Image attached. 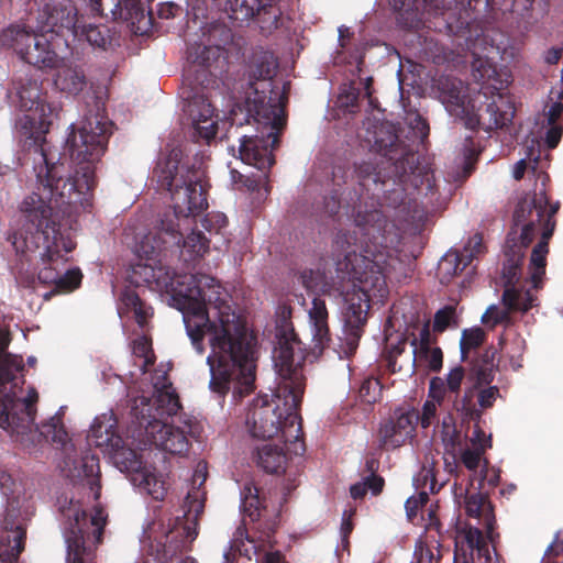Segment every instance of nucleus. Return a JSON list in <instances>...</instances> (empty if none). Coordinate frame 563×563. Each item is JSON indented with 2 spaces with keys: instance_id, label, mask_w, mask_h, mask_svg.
<instances>
[{
  "instance_id": "obj_1",
  "label": "nucleus",
  "mask_w": 563,
  "mask_h": 563,
  "mask_svg": "<svg viewBox=\"0 0 563 563\" xmlns=\"http://www.w3.org/2000/svg\"><path fill=\"white\" fill-rule=\"evenodd\" d=\"M180 150H173L159 159L154 176L168 190L173 212L161 220L156 232L131 227L125 235H134L133 253L137 262L131 265L129 280L136 287L146 286L167 298L168 305L183 314L188 336L198 353L203 352L207 334L211 353L207 357L212 391L243 397L254 389L255 360L253 338L245 322L232 309L221 285L205 274H176L161 258L167 244L180 243V228L207 209L206 174L200 167L179 166Z\"/></svg>"
},
{
  "instance_id": "obj_2",
  "label": "nucleus",
  "mask_w": 563,
  "mask_h": 563,
  "mask_svg": "<svg viewBox=\"0 0 563 563\" xmlns=\"http://www.w3.org/2000/svg\"><path fill=\"white\" fill-rule=\"evenodd\" d=\"M20 107L26 111L16 122V134L25 146L34 147L40 156L36 173V191L21 203L23 229L11 236L16 254L30 261V255L40 251L37 278L42 284L54 285L58 291H73L79 287L82 274L78 268L62 273L68 254L76 243L64 224L56 222L59 213L70 216L89 202V191L96 184V165L106 152L112 133V123L107 117L96 113L85 117L75 126L66 141L75 175L63 177L64 163L56 150L47 146L46 134L57 115V107L46 102L41 85L29 80L16 90Z\"/></svg>"
},
{
  "instance_id": "obj_3",
  "label": "nucleus",
  "mask_w": 563,
  "mask_h": 563,
  "mask_svg": "<svg viewBox=\"0 0 563 563\" xmlns=\"http://www.w3.org/2000/svg\"><path fill=\"white\" fill-rule=\"evenodd\" d=\"M353 221L358 232L339 233L335 238V246L344 253L335 263L336 290L345 302L340 357H350L356 351L367 321L369 299L386 297L387 277L398 262L391 246L396 234L379 210H358Z\"/></svg>"
},
{
  "instance_id": "obj_4",
  "label": "nucleus",
  "mask_w": 563,
  "mask_h": 563,
  "mask_svg": "<svg viewBox=\"0 0 563 563\" xmlns=\"http://www.w3.org/2000/svg\"><path fill=\"white\" fill-rule=\"evenodd\" d=\"M472 56V76L479 85L478 91L471 90L468 86L457 78L441 76L435 81V91L441 103L450 117L462 121L466 128L475 129L481 124L479 108L485 100L487 104V119L484 120L486 129H505L515 117V107L508 92L512 81L511 73L507 67H497L490 54L498 48L488 43L486 35L477 36L468 46Z\"/></svg>"
},
{
  "instance_id": "obj_5",
  "label": "nucleus",
  "mask_w": 563,
  "mask_h": 563,
  "mask_svg": "<svg viewBox=\"0 0 563 563\" xmlns=\"http://www.w3.org/2000/svg\"><path fill=\"white\" fill-rule=\"evenodd\" d=\"M36 26L12 24L0 36L3 46L12 48L21 59L36 67H54L67 41L64 32L85 38L90 45L104 47L108 40L100 27L80 25L71 0H51L38 11Z\"/></svg>"
},
{
  "instance_id": "obj_6",
  "label": "nucleus",
  "mask_w": 563,
  "mask_h": 563,
  "mask_svg": "<svg viewBox=\"0 0 563 563\" xmlns=\"http://www.w3.org/2000/svg\"><path fill=\"white\" fill-rule=\"evenodd\" d=\"M276 361L280 380L276 394L260 395L253 399L245 417V424L253 438L274 439L288 443L289 451L300 455L305 451L301 439V422L297 412L305 390L301 369L294 366L288 347L280 352Z\"/></svg>"
},
{
  "instance_id": "obj_7",
  "label": "nucleus",
  "mask_w": 563,
  "mask_h": 563,
  "mask_svg": "<svg viewBox=\"0 0 563 563\" xmlns=\"http://www.w3.org/2000/svg\"><path fill=\"white\" fill-rule=\"evenodd\" d=\"M153 387V399L142 395L132 401V415L144 427L137 448L154 445L172 454H183L188 451L189 442L185 429L177 424L180 404L166 372L156 374Z\"/></svg>"
},
{
  "instance_id": "obj_8",
  "label": "nucleus",
  "mask_w": 563,
  "mask_h": 563,
  "mask_svg": "<svg viewBox=\"0 0 563 563\" xmlns=\"http://www.w3.org/2000/svg\"><path fill=\"white\" fill-rule=\"evenodd\" d=\"M117 423L112 411L97 416L91 423L88 442L109 456L113 465L128 475L140 493L162 500L167 492L164 475L157 473L153 466L143 464L136 451L117 433Z\"/></svg>"
},
{
  "instance_id": "obj_9",
  "label": "nucleus",
  "mask_w": 563,
  "mask_h": 563,
  "mask_svg": "<svg viewBox=\"0 0 563 563\" xmlns=\"http://www.w3.org/2000/svg\"><path fill=\"white\" fill-rule=\"evenodd\" d=\"M8 334L0 332V428L11 437L21 438L32 431L38 394L30 387L24 394L19 386L18 374L23 369V358L5 352Z\"/></svg>"
},
{
  "instance_id": "obj_10",
  "label": "nucleus",
  "mask_w": 563,
  "mask_h": 563,
  "mask_svg": "<svg viewBox=\"0 0 563 563\" xmlns=\"http://www.w3.org/2000/svg\"><path fill=\"white\" fill-rule=\"evenodd\" d=\"M207 463L198 462L191 479V489L186 496L187 512L181 517L159 519L150 523L142 533V543L148 542L157 553L173 556L194 542L198 536V516L205 507L206 494L201 487L207 479Z\"/></svg>"
},
{
  "instance_id": "obj_11",
  "label": "nucleus",
  "mask_w": 563,
  "mask_h": 563,
  "mask_svg": "<svg viewBox=\"0 0 563 563\" xmlns=\"http://www.w3.org/2000/svg\"><path fill=\"white\" fill-rule=\"evenodd\" d=\"M0 492L5 499L0 532V562L18 563L24 550L25 523L34 514L33 494L23 482L0 470Z\"/></svg>"
},
{
  "instance_id": "obj_12",
  "label": "nucleus",
  "mask_w": 563,
  "mask_h": 563,
  "mask_svg": "<svg viewBox=\"0 0 563 563\" xmlns=\"http://www.w3.org/2000/svg\"><path fill=\"white\" fill-rule=\"evenodd\" d=\"M58 506L63 516L66 563H95V551L107 523L106 512L96 507L88 518L82 503L73 497L59 498Z\"/></svg>"
},
{
  "instance_id": "obj_13",
  "label": "nucleus",
  "mask_w": 563,
  "mask_h": 563,
  "mask_svg": "<svg viewBox=\"0 0 563 563\" xmlns=\"http://www.w3.org/2000/svg\"><path fill=\"white\" fill-rule=\"evenodd\" d=\"M258 124V134L243 135L240 139V158L247 165L260 170L274 164L273 148L278 143V134L285 124L284 109L279 102H265V97L258 96L254 107L249 109Z\"/></svg>"
},
{
  "instance_id": "obj_14",
  "label": "nucleus",
  "mask_w": 563,
  "mask_h": 563,
  "mask_svg": "<svg viewBox=\"0 0 563 563\" xmlns=\"http://www.w3.org/2000/svg\"><path fill=\"white\" fill-rule=\"evenodd\" d=\"M223 9L236 21L255 18L263 34H271L278 27L280 9L277 0H222Z\"/></svg>"
},
{
  "instance_id": "obj_15",
  "label": "nucleus",
  "mask_w": 563,
  "mask_h": 563,
  "mask_svg": "<svg viewBox=\"0 0 563 563\" xmlns=\"http://www.w3.org/2000/svg\"><path fill=\"white\" fill-rule=\"evenodd\" d=\"M558 209V203L549 206V200L543 189L540 190L532 202L522 201L518 203L514 212V223L516 227H521L520 241L522 246L526 247L532 241L536 221H544L545 225L549 227L551 218Z\"/></svg>"
},
{
  "instance_id": "obj_16",
  "label": "nucleus",
  "mask_w": 563,
  "mask_h": 563,
  "mask_svg": "<svg viewBox=\"0 0 563 563\" xmlns=\"http://www.w3.org/2000/svg\"><path fill=\"white\" fill-rule=\"evenodd\" d=\"M184 112L188 117L196 135L207 142L217 136L220 124H225L224 121L219 120L214 107L205 95L196 93L192 97H187Z\"/></svg>"
},
{
  "instance_id": "obj_17",
  "label": "nucleus",
  "mask_w": 563,
  "mask_h": 563,
  "mask_svg": "<svg viewBox=\"0 0 563 563\" xmlns=\"http://www.w3.org/2000/svg\"><path fill=\"white\" fill-rule=\"evenodd\" d=\"M417 423L418 415L415 409L395 410L394 415L379 427V445L386 450L402 446L413 439Z\"/></svg>"
},
{
  "instance_id": "obj_18",
  "label": "nucleus",
  "mask_w": 563,
  "mask_h": 563,
  "mask_svg": "<svg viewBox=\"0 0 563 563\" xmlns=\"http://www.w3.org/2000/svg\"><path fill=\"white\" fill-rule=\"evenodd\" d=\"M505 289L503 302L509 311L527 312L538 306V298L531 288H527V282H521V268L518 264L505 266L503 269Z\"/></svg>"
},
{
  "instance_id": "obj_19",
  "label": "nucleus",
  "mask_w": 563,
  "mask_h": 563,
  "mask_svg": "<svg viewBox=\"0 0 563 563\" xmlns=\"http://www.w3.org/2000/svg\"><path fill=\"white\" fill-rule=\"evenodd\" d=\"M62 470L65 472L67 477L78 479L82 487L88 486L95 500L99 498V460L96 455L90 453L85 454L81 457L79 465L77 464V461H70V459H67L64 461Z\"/></svg>"
},
{
  "instance_id": "obj_20",
  "label": "nucleus",
  "mask_w": 563,
  "mask_h": 563,
  "mask_svg": "<svg viewBox=\"0 0 563 563\" xmlns=\"http://www.w3.org/2000/svg\"><path fill=\"white\" fill-rule=\"evenodd\" d=\"M112 14L114 19L128 22L131 31L137 35L146 34L152 27L146 0H119L112 9Z\"/></svg>"
},
{
  "instance_id": "obj_21",
  "label": "nucleus",
  "mask_w": 563,
  "mask_h": 563,
  "mask_svg": "<svg viewBox=\"0 0 563 563\" xmlns=\"http://www.w3.org/2000/svg\"><path fill=\"white\" fill-rule=\"evenodd\" d=\"M456 552H462L463 563H470L473 554L477 551L479 556L485 559V563H499L496 552L492 555L481 529L475 527H465L455 543Z\"/></svg>"
},
{
  "instance_id": "obj_22",
  "label": "nucleus",
  "mask_w": 563,
  "mask_h": 563,
  "mask_svg": "<svg viewBox=\"0 0 563 563\" xmlns=\"http://www.w3.org/2000/svg\"><path fill=\"white\" fill-rule=\"evenodd\" d=\"M63 53H59L58 64L49 69H56L53 78L54 87L66 95L76 96L86 86V76L81 68L66 63Z\"/></svg>"
},
{
  "instance_id": "obj_23",
  "label": "nucleus",
  "mask_w": 563,
  "mask_h": 563,
  "mask_svg": "<svg viewBox=\"0 0 563 563\" xmlns=\"http://www.w3.org/2000/svg\"><path fill=\"white\" fill-rule=\"evenodd\" d=\"M257 553V545L253 539L247 536L246 529L240 525L233 533L227 549L222 554V563H234L236 554L245 556L249 560ZM179 563H198L191 556L184 558Z\"/></svg>"
},
{
  "instance_id": "obj_24",
  "label": "nucleus",
  "mask_w": 563,
  "mask_h": 563,
  "mask_svg": "<svg viewBox=\"0 0 563 563\" xmlns=\"http://www.w3.org/2000/svg\"><path fill=\"white\" fill-rule=\"evenodd\" d=\"M328 310L325 302L314 298L311 308L308 310L309 327L313 342V349L320 352L330 342V331L328 324Z\"/></svg>"
},
{
  "instance_id": "obj_25",
  "label": "nucleus",
  "mask_w": 563,
  "mask_h": 563,
  "mask_svg": "<svg viewBox=\"0 0 563 563\" xmlns=\"http://www.w3.org/2000/svg\"><path fill=\"white\" fill-rule=\"evenodd\" d=\"M465 511L468 517L478 519L481 521L482 526L486 530L487 538L490 542H494L495 516L493 514V507L487 497L482 493L467 495L465 499Z\"/></svg>"
},
{
  "instance_id": "obj_26",
  "label": "nucleus",
  "mask_w": 563,
  "mask_h": 563,
  "mask_svg": "<svg viewBox=\"0 0 563 563\" xmlns=\"http://www.w3.org/2000/svg\"><path fill=\"white\" fill-rule=\"evenodd\" d=\"M470 441L472 448L464 450L461 448L459 454L461 462L468 471H476L483 461L485 451L492 446V435H486L479 426L475 424Z\"/></svg>"
},
{
  "instance_id": "obj_27",
  "label": "nucleus",
  "mask_w": 563,
  "mask_h": 563,
  "mask_svg": "<svg viewBox=\"0 0 563 563\" xmlns=\"http://www.w3.org/2000/svg\"><path fill=\"white\" fill-rule=\"evenodd\" d=\"M286 451L277 444H264L257 449V465L267 473H279L285 470V465L290 452L289 444L283 443Z\"/></svg>"
},
{
  "instance_id": "obj_28",
  "label": "nucleus",
  "mask_w": 563,
  "mask_h": 563,
  "mask_svg": "<svg viewBox=\"0 0 563 563\" xmlns=\"http://www.w3.org/2000/svg\"><path fill=\"white\" fill-rule=\"evenodd\" d=\"M554 224L542 233V240L533 247L530 258V279L532 288H540L545 273L547 255L549 252L548 240L552 235Z\"/></svg>"
},
{
  "instance_id": "obj_29",
  "label": "nucleus",
  "mask_w": 563,
  "mask_h": 563,
  "mask_svg": "<svg viewBox=\"0 0 563 563\" xmlns=\"http://www.w3.org/2000/svg\"><path fill=\"white\" fill-rule=\"evenodd\" d=\"M64 407L51 417L47 421L35 427V430L46 440L60 444L64 450L68 449V434L63 424Z\"/></svg>"
},
{
  "instance_id": "obj_30",
  "label": "nucleus",
  "mask_w": 563,
  "mask_h": 563,
  "mask_svg": "<svg viewBox=\"0 0 563 563\" xmlns=\"http://www.w3.org/2000/svg\"><path fill=\"white\" fill-rule=\"evenodd\" d=\"M438 432L446 453L461 451L464 437L457 429L455 419L452 413L448 412L442 417Z\"/></svg>"
},
{
  "instance_id": "obj_31",
  "label": "nucleus",
  "mask_w": 563,
  "mask_h": 563,
  "mask_svg": "<svg viewBox=\"0 0 563 563\" xmlns=\"http://www.w3.org/2000/svg\"><path fill=\"white\" fill-rule=\"evenodd\" d=\"M467 265V261L457 251L446 252L438 264V276L441 284H449Z\"/></svg>"
},
{
  "instance_id": "obj_32",
  "label": "nucleus",
  "mask_w": 563,
  "mask_h": 563,
  "mask_svg": "<svg viewBox=\"0 0 563 563\" xmlns=\"http://www.w3.org/2000/svg\"><path fill=\"white\" fill-rule=\"evenodd\" d=\"M412 367L439 372L443 365V353L438 346L412 350Z\"/></svg>"
},
{
  "instance_id": "obj_33",
  "label": "nucleus",
  "mask_w": 563,
  "mask_h": 563,
  "mask_svg": "<svg viewBox=\"0 0 563 563\" xmlns=\"http://www.w3.org/2000/svg\"><path fill=\"white\" fill-rule=\"evenodd\" d=\"M241 505L240 508L243 514L250 517L252 521H255L261 516L262 501L258 496V489L253 483L247 482L243 485L240 492Z\"/></svg>"
},
{
  "instance_id": "obj_34",
  "label": "nucleus",
  "mask_w": 563,
  "mask_h": 563,
  "mask_svg": "<svg viewBox=\"0 0 563 563\" xmlns=\"http://www.w3.org/2000/svg\"><path fill=\"white\" fill-rule=\"evenodd\" d=\"M456 0H389L390 5L396 11L405 13L419 11L420 9L445 10L449 9Z\"/></svg>"
},
{
  "instance_id": "obj_35",
  "label": "nucleus",
  "mask_w": 563,
  "mask_h": 563,
  "mask_svg": "<svg viewBox=\"0 0 563 563\" xmlns=\"http://www.w3.org/2000/svg\"><path fill=\"white\" fill-rule=\"evenodd\" d=\"M209 250V241L201 233L192 231L183 241L181 256L184 261H194L202 257Z\"/></svg>"
},
{
  "instance_id": "obj_36",
  "label": "nucleus",
  "mask_w": 563,
  "mask_h": 563,
  "mask_svg": "<svg viewBox=\"0 0 563 563\" xmlns=\"http://www.w3.org/2000/svg\"><path fill=\"white\" fill-rule=\"evenodd\" d=\"M495 377V365L493 354L485 353L482 360L477 361L471 372V379L474 382V388H481L489 385Z\"/></svg>"
},
{
  "instance_id": "obj_37",
  "label": "nucleus",
  "mask_w": 563,
  "mask_h": 563,
  "mask_svg": "<svg viewBox=\"0 0 563 563\" xmlns=\"http://www.w3.org/2000/svg\"><path fill=\"white\" fill-rule=\"evenodd\" d=\"M220 52L219 46H207L205 44H196L187 49V59L191 64L186 73L189 75L191 73V67H207L211 59L216 58Z\"/></svg>"
},
{
  "instance_id": "obj_38",
  "label": "nucleus",
  "mask_w": 563,
  "mask_h": 563,
  "mask_svg": "<svg viewBox=\"0 0 563 563\" xmlns=\"http://www.w3.org/2000/svg\"><path fill=\"white\" fill-rule=\"evenodd\" d=\"M121 302L128 311L133 312L139 325L143 328L147 319L152 316V308L141 301L137 294L133 290H125L121 296Z\"/></svg>"
},
{
  "instance_id": "obj_39",
  "label": "nucleus",
  "mask_w": 563,
  "mask_h": 563,
  "mask_svg": "<svg viewBox=\"0 0 563 563\" xmlns=\"http://www.w3.org/2000/svg\"><path fill=\"white\" fill-rule=\"evenodd\" d=\"M276 66L273 54L263 52L251 66V76L258 80H268L274 76Z\"/></svg>"
},
{
  "instance_id": "obj_40",
  "label": "nucleus",
  "mask_w": 563,
  "mask_h": 563,
  "mask_svg": "<svg viewBox=\"0 0 563 563\" xmlns=\"http://www.w3.org/2000/svg\"><path fill=\"white\" fill-rule=\"evenodd\" d=\"M132 353L140 358L139 364L141 372L144 374L150 365L154 363L155 356L151 346V342L144 335L133 341Z\"/></svg>"
},
{
  "instance_id": "obj_41",
  "label": "nucleus",
  "mask_w": 563,
  "mask_h": 563,
  "mask_svg": "<svg viewBox=\"0 0 563 563\" xmlns=\"http://www.w3.org/2000/svg\"><path fill=\"white\" fill-rule=\"evenodd\" d=\"M484 339L485 332L482 328L475 327L465 329L460 341L462 360L467 357V354L471 350L478 347L484 342Z\"/></svg>"
},
{
  "instance_id": "obj_42",
  "label": "nucleus",
  "mask_w": 563,
  "mask_h": 563,
  "mask_svg": "<svg viewBox=\"0 0 563 563\" xmlns=\"http://www.w3.org/2000/svg\"><path fill=\"white\" fill-rule=\"evenodd\" d=\"M452 325H457V313L455 306L449 305L435 312L433 330L437 332H443Z\"/></svg>"
},
{
  "instance_id": "obj_43",
  "label": "nucleus",
  "mask_w": 563,
  "mask_h": 563,
  "mask_svg": "<svg viewBox=\"0 0 563 563\" xmlns=\"http://www.w3.org/2000/svg\"><path fill=\"white\" fill-rule=\"evenodd\" d=\"M484 249L482 236L474 234L467 240L460 254L471 264L474 258L484 253Z\"/></svg>"
},
{
  "instance_id": "obj_44",
  "label": "nucleus",
  "mask_w": 563,
  "mask_h": 563,
  "mask_svg": "<svg viewBox=\"0 0 563 563\" xmlns=\"http://www.w3.org/2000/svg\"><path fill=\"white\" fill-rule=\"evenodd\" d=\"M441 405L437 404V401H430L427 399L422 406L421 412L419 413L416 411L418 415V422L420 423L421 428L427 429L433 424L437 419L438 408Z\"/></svg>"
},
{
  "instance_id": "obj_45",
  "label": "nucleus",
  "mask_w": 563,
  "mask_h": 563,
  "mask_svg": "<svg viewBox=\"0 0 563 563\" xmlns=\"http://www.w3.org/2000/svg\"><path fill=\"white\" fill-rule=\"evenodd\" d=\"M228 224V219L222 212H210L202 219V227L210 233H220Z\"/></svg>"
},
{
  "instance_id": "obj_46",
  "label": "nucleus",
  "mask_w": 563,
  "mask_h": 563,
  "mask_svg": "<svg viewBox=\"0 0 563 563\" xmlns=\"http://www.w3.org/2000/svg\"><path fill=\"white\" fill-rule=\"evenodd\" d=\"M446 391H449V389L444 378L438 376L432 377L429 383L428 400L437 401V404L441 405Z\"/></svg>"
},
{
  "instance_id": "obj_47",
  "label": "nucleus",
  "mask_w": 563,
  "mask_h": 563,
  "mask_svg": "<svg viewBox=\"0 0 563 563\" xmlns=\"http://www.w3.org/2000/svg\"><path fill=\"white\" fill-rule=\"evenodd\" d=\"M508 309H501L496 306H490L486 312L482 316V322L494 327L508 319Z\"/></svg>"
},
{
  "instance_id": "obj_48",
  "label": "nucleus",
  "mask_w": 563,
  "mask_h": 563,
  "mask_svg": "<svg viewBox=\"0 0 563 563\" xmlns=\"http://www.w3.org/2000/svg\"><path fill=\"white\" fill-rule=\"evenodd\" d=\"M465 373L462 366H455L450 369L444 379L450 393L457 394L460 391Z\"/></svg>"
},
{
  "instance_id": "obj_49",
  "label": "nucleus",
  "mask_w": 563,
  "mask_h": 563,
  "mask_svg": "<svg viewBox=\"0 0 563 563\" xmlns=\"http://www.w3.org/2000/svg\"><path fill=\"white\" fill-rule=\"evenodd\" d=\"M499 397V389L496 386H488L479 389L477 394L478 405L482 409H487L494 405Z\"/></svg>"
},
{
  "instance_id": "obj_50",
  "label": "nucleus",
  "mask_w": 563,
  "mask_h": 563,
  "mask_svg": "<svg viewBox=\"0 0 563 563\" xmlns=\"http://www.w3.org/2000/svg\"><path fill=\"white\" fill-rule=\"evenodd\" d=\"M314 273L311 271L309 272V275L305 272L302 274V283L305 287L312 291H327L328 290V284L322 279L321 275L319 273H316V280L313 278Z\"/></svg>"
},
{
  "instance_id": "obj_51",
  "label": "nucleus",
  "mask_w": 563,
  "mask_h": 563,
  "mask_svg": "<svg viewBox=\"0 0 563 563\" xmlns=\"http://www.w3.org/2000/svg\"><path fill=\"white\" fill-rule=\"evenodd\" d=\"M428 500V494L420 492L418 496H411L406 500L405 508L409 519L417 515V510Z\"/></svg>"
},
{
  "instance_id": "obj_52",
  "label": "nucleus",
  "mask_w": 563,
  "mask_h": 563,
  "mask_svg": "<svg viewBox=\"0 0 563 563\" xmlns=\"http://www.w3.org/2000/svg\"><path fill=\"white\" fill-rule=\"evenodd\" d=\"M563 553V542L555 539L547 549L541 563H563L559 556Z\"/></svg>"
},
{
  "instance_id": "obj_53",
  "label": "nucleus",
  "mask_w": 563,
  "mask_h": 563,
  "mask_svg": "<svg viewBox=\"0 0 563 563\" xmlns=\"http://www.w3.org/2000/svg\"><path fill=\"white\" fill-rule=\"evenodd\" d=\"M412 350L432 347L429 325L426 324L419 332V336L411 341Z\"/></svg>"
},
{
  "instance_id": "obj_54",
  "label": "nucleus",
  "mask_w": 563,
  "mask_h": 563,
  "mask_svg": "<svg viewBox=\"0 0 563 563\" xmlns=\"http://www.w3.org/2000/svg\"><path fill=\"white\" fill-rule=\"evenodd\" d=\"M352 516H353V510H345L342 515L340 533L342 537L343 545L347 544V537L351 533V531L353 530Z\"/></svg>"
},
{
  "instance_id": "obj_55",
  "label": "nucleus",
  "mask_w": 563,
  "mask_h": 563,
  "mask_svg": "<svg viewBox=\"0 0 563 563\" xmlns=\"http://www.w3.org/2000/svg\"><path fill=\"white\" fill-rule=\"evenodd\" d=\"M278 324L285 330L288 331L291 329L290 318H291V308L288 305H280L276 311Z\"/></svg>"
},
{
  "instance_id": "obj_56",
  "label": "nucleus",
  "mask_w": 563,
  "mask_h": 563,
  "mask_svg": "<svg viewBox=\"0 0 563 563\" xmlns=\"http://www.w3.org/2000/svg\"><path fill=\"white\" fill-rule=\"evenodd\" d=\"M500 474L496 468H489L485 462L482 470V482L490 487H495L499 483Z\"/></svg>"
},
{
  "instance_id": "obj_57",
  "label": "nucleus",
  "mask_w": 563,
  "mask_h": 563,
  "mask_svg": "<svg viewBox=\"0 0 563 563\" xmlns=\"http://www.w3.org/2000/svg\"><path fill=\"white\" fill-rule=\"evenodd\" d=\"M550 125L551 126L545 135V143L549 148H554L556 147L562 137V128L560 125H556L555 123Z\"/></svg>"
},
{
  "instance_id": "obj_58",
  "label": "nucleus",
  "mask_w": 563,
  "mask_h": 563,
  "mask_svg": "<svg viewBox=\"0 0 563 563\" xmlns=\"http://www.w3.org/2000/svg\"><path fill=\"white\" fill-rule=\"evenodd\" d=\"M377 386H378V382H376V380H365L362 384V386L360 388V396L363 398L364 401L371 404L376 400L375 396H369V389L371 388L376 389Z\"/></svg>"
},
{
  "instance_id": "obj_59",
  "label": "nucleus",
  "mask_w": 563,
  "mask_h": 563,
  "mask_svg": "<svg viewBox=\"0 0 563 563\" xmlns=\"http://www.w3.org/2000/svg\"><path fill=\"white\" fill-rule=\"evenodd\" d=\"M459 453L460 452H454V453L444 452V467H445V471L450 474L455 473L459 467V463H457Z\"/></svg>"
},
{
  "instance_id": "obj_60",
  "label": "nucleus",
  "mask_w": 563,
  "mask_h": 563,
  "mask_svg": "<svg viewBox=\"0 0 563 563\" xmlns=\"http://www.w3.org/2000/svg\"><path fill=\"white\" fill-rule=\"evenodd\" d=\"M563 115V103L554 102L548 111L549 124H554Z\"/></svg>"
},
{
  "instance_id": "obj_61",
  "label": "nucleus",
  "mask_w": 563,
  "mask_h": 563,
  "mask_svg": "<svg viewBox=\"0 0 563 563\" xmlns=\"http://www.w3.org/2000/svg\"><path fill=\"white\" fill-rule=\"evenodd\" d=\"M364 482L367 483V490H372L374 495L379 494L384 486L383 478L377 476H369Z\"/></svg>"
},
{
  "instance_id": "obj_62",
  "label": "nucleus",
  "mask_w": 563,
  "mask_h": 563,
  "mask_svg": "<svg viewBox=\"0 0 563 563\" xmlns=\"http://www.w3.org/2000/svg\"><path fill=\"white\" fill-rule=\"evenodd\" d=\"M531 2V0H527ZM487 4L492 7V9H498L501 11L512 10L515 0H486Z\"/></svg>"
},
{
  "instance_id": "obj_63",
  "label": "nucleus",
  "mask_w": 563,
  "mask_h": 563,
  "mask_svg": "<svg viewBox=\"0 0 563 563\" xmlns=\"http://www.w3.org/2000/svg\"><path fill=\"white\" fill-rule=\"evenodd\" d=\"M534 153H536L534 146L529 147L528 153H527V158H528L529 163L531 164L532 170L536 173L539 167L542 169L545 164L540 163V153L538 155H536Z\"/></svg>"
},
{
  "instance_id": "obj_64",
  "label": "nucleus",
  "mask_w": 563,
  "mask_h": 563,
  "mask_svg": "<svg viewBox=\"0 0 563 563\" xmlns=\"http://www.w3.org/2000/svg\"><path fill=\"white\" fill-rule=\"evenodd\" d=\"M367 492V483L360 482L351 486L350 493L354 499L362 498Z\"/></svg>"
}]
</instances>
